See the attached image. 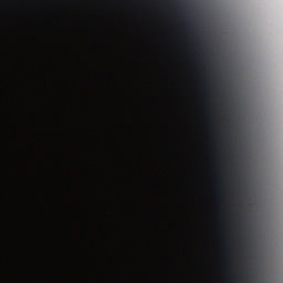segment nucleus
<instances>
[{
	"mask_svg": "<svg viewBox=\"0 0 283 283\" xmlns=\"http://www.w3.org/2000/svg\"><path fill=\"white\" fill-rule=\"evenodd\" d=\"M196 4L190 0H185V25L189 30L191 36H199L200 28L198 27V18L196 17Z\"/></svg>",
	"mask_w": 283,
	"mask_h": 283,
	"instance_id": "obj_1",
	"label": "nucleus"
},
{
	"mask_svg": "<svg viewBox=\"0 0 283 283\" xmlns=\"http://www.w3.org/2000/svg\"><path fill=\"white\" fill-rule=\"evenodd\" d=\"M178 10H179V19H180V10H182V2L178 0Z\"/></svg>",
	"mask_w": 283,
	"mask_h": 283,
	"instance_id": "obj_2",
	"label": "nucleus"
},
{
	"mask_svg": "<svg viewBox=\"0 0 283 283\" xmlns=\"http://www.w3.org/2000/svg\"><path fill=\"white\" fill-rule=\"evenodd\" d=\"M201 41H207V38H205V36H201Z\"/></svg>",
	"mask_w": 283,
	"mask_h": 283,
	"instance_id": "obj_3",
	"label": "nucleus"
}]
</instances>
